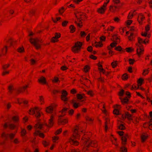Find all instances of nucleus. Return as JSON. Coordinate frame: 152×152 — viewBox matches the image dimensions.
Returning <instances> with one entry per match:
<instances>
[{"mask_svg": "<svg viewBox=\"0 0 152 152\" xmlns=\"http://www.w3.org/2000/svg\"><path fill=\"white\" fill-rule=\"evenodd\" d=\"M86 143L84 145L83 149L85 151L88 150V148L90 146L92 147H96L97 146V142L96 141H91L90 140H85Z\"/></svg>", "mask_w": 152, "mask_h": 152, "instance_id": "1", "label": "nucleus"}, {"mask_svg": "<svg viewBox=\"0 0 152 152\" xmlns=\"http://www.w3.org/2000/svg\"><path fill=\"white\" fill-rule=\"evenodd\" d=\"M29 112H31V114L33 115L35 114V116L37 118H39L42 114L40 112L39 108L37 107L31 108L29 110Z\"/></svg>", "mask_w": 152, "mask_h": 152, "instance_id": "2", "label": "nucleus"}, {"mask_svg": "<svg viewBox=\"0 0 152 152\" xmlns=\"http://www.w3.org/2000/svg\"><path fill=\"white\" fill-rule=\"evenodd\" d=\"M30 42L33 45L36 49L38 50L41 48V45L39 44V40L37 38H31L29 39Z\"/></svg>", "mask_w": 152, "mask_h": 152, "instance_id": "3", "label": "nucleus"}, {"mask_svg": "<svg viewBox=\"0 0 152 152\" xmlns=\"http://www.w3.org/2000/svg\"><path fill=\"white\" fill-rule=\"evenodd\" d=\"M78 129L79 128L77 126L74 127L73 131L72 136L70 138H72V139H80V135L78 133Z\"/></svg>", "mask_w": 152, "mask_h": 152, "instance_id": "4", "label": "nucleus"}, {"mask_svg": "<svg viewBox=\"0 0 152 152\" xmlns=\"http://www.w3.org/2000/svg\"><path fill=\"white\" fill-rule=\"evenodd\" d=\"M138 47L137 49V54L139 57L143 54L144 49L142 45H140L137 46Z\"/></svg>", "mask_w": 152, "mask_h": 152, "instance_id": "5", "label": "nucleus"}, {"mask_svg": "<svg viewBox=\"0 0 152 152\" xmlns=\"http://www.w3.org/2000/svg\"><path fill=\"white\" fill-rule=\"evenodd\" d=\"M54 116L53 115H51L50 117V119L48 121V124L47 123H45L44 125L49 127H52L54 124Z\"/></svg>", "mask_w": 152, "mask_h": 152, "instance_id": "6", "label": "nucleus"}, {"mask_svg": "<svg viewBox=\"0 0 152 152\" xmlns=\"http://www.w3.org/2000/svg\"><path fill=\"white\" fill-rule=\"evenodd\" d=\"M15 133L6 134L4 132H3L1 134V137H5L6 138L9 137L10 140H12L15 137Z\"/></svg>", "mask_w": 152, "mask_h": 152, "instance_id": "7", "label": "nucleus"}, {"mask_svg": "<svg viewBox=\"0 0 152 152\" xmlns=\"http://www.w3.org/2000/svg\"><path fill=\"white\" fill-rule=\"evenodd\" d=\"M61 117L59 116L58 119V124L59 125H64L68 122L67 118L62 119L61 118Z\"/></svg>", "mask_w": 152, "mask_h": 152, "instance_id": "8", "label": "nucleus"}, {"mask_svg": "<svg viewBox=\"0 0 152 152\" xmlns=\"http://www.w3.org/2000/svg\"><path fill=\"white\" fill-rule=\"evenodd\" d=\"M28 87V85H27L22 87L19 88L17 90V93L18 94L21 93H23L25 91L27 88Z\"/></svg>", "mask_w": 152, "mask_h": 152, "instance_id": "9", "label": "nucleus"}, {"mask_svg": "<svg viewBox=\"0 0 152 152\" xmlns=\"http://www.w3.org/2000/svg\"><path fill=\"white\" fill-rule=\"evenodd\" d=\"M75 139H72L70 138L69 140V142L70 143L71 145H72L74 146H77L79 144V142L76 140H75Z\"/></svg>", "mask_w": 152, "mask_h": 152, "instance_id": "10", "label": "nucleus"}, {"mask_svg": "<svg viewBox=\"0 0 152 152\" xmlns=\"http://www.w3.org/2000/svg\"><path fill=\"white\" fill-rule=\"evenodd\" d=\"M106 9V7H103L102 5L100 8L97 9V12L99 14H103L104 13Z\"/></svg>", "mask_w": 152, "mask_h": 152, "instance_id": "11", "label": "nucleus"}, {"mask_svg": "<svg viewBox=\"0 0 152 152\" xmlns=\"http://www.w3.org/2000/svg\"><path fill=\"white\" fill-rule=\"evenodd\" d=\"M40 131L39 130H36L34 133L33 135L34 136H37L38 135L39 137L44 138L45 137V135L43 133H40Z\"/></svg>", "mask_w": 152, "mask_h": 152, "instance_id": "12", "label": "nucleus"}, {"mask_svg": "<svg viewBox=\"0 0 152 152\" xmlns=\"http://www.w3.org/2000/svg\"><path fill=\"white\" fill-rule=\"evenodd\" d=\"M145 19V17L142 13H140L138 15L137 20L140 24H142V22Z\"/></svg>", "mask_w": 152, "mask_h": 152, "instance_id": "13", "label": "nucleus"}, {"mask_svg": "<svg viewBox=\"0 0 152 152\" xmlns=\"http://www.w3.org/2000/svg\"><path fill=\"white\" fill-rule=\"evenodd\" d=\"M38 82L42 84H45L46 83V80L45 78L43 76L41 77L38 80Z\"/></svg>", "mask_w": 152, "mask_h": 152, "instance_id": "14", "label": "nucleus"}, {"mask_svg": "<svg viewBox=\"0 0 152 152\" xmlns=\"http://www.w3.org/2000/svg\"><path fill=\"white\" fill-rule=\"evenodd\" d=\"M71 103L73 104V107L75 109L77 108L80 106V103H77L76 102V101L75 99L72 100Z\"/></svg>", "mask_w": 152, "mask_h": 152, "instance_id": "15", "label": "nucleus"}, {"mask_svg": "<svg viewBox=\"0 0 152 152\" xmlns=\"http://www.w3.org/2000/svg\"><path fill=\"white\" fill-rule=\"evenodd\" d=\"M137 39L138 42L136 44V45L137 46H139L140 45H142V43H143L145 44H146V42H145V39L143 41L142 39L140 37H138Z\"/></svg>", "mask_w": 152, "mask_h": 152, "instance_id": "16", "label": "nucleus"}, {"mask_svg": "<svg viewBox=\"0 0 152 152\" xmlns=\"http://www.w3.org/2000/svg\"><path fill=\"white\" fill-rule=\"evenodd\" d=\"M85 119L87 122L90 124H92L94 120V118H91L88 116H86L85 117Z\"/></svg>", "mask_w": 152, "mask_h": 152, "instance_id": "17", "label": "nucleus"}, {"mask_svg": "<svg viewBox=\"0 0 152 152\" xmlns=\"http://www.w3.org/2000/svg\"><path fill=\"white\" fill-rule=\"evenodd\" d=\"M68 109V108H67L64 107L61 111H59V112L61 113V115L60 116V117H63L65 115H66V112Z\"/></svg>", "mask_w": 152, "mask_h": 152, "instance_id": "18", "label": "nucleus"}, {"mask_svg": "<svg viewBox=\"0 0 152 152\" xmlns=\"http://www.w3.org/2000/svg\"><path fill=\"white\" fill-rule=\"evenodd\" d=\"M110 11L112 12H115L116 11L118 7L117 6L111 5L109 7Z\"/></svg>", "mask_w": 152, "mask_h": 152, "instance_id": "19", "label": "nucleus"}, {"mask_svg": "<svg viewBox=\"0 0 152 152\" xmlns=\"http://www.w3.org/2000/svg\"><path fill=\"white\" fill-rule=\"evenodd\" d=\"M12 120L14 123H17L19 121V116L18 115L14 116L12 118Z\"/></svg>", "mask_w": 152, "mask_h": 152, "instance_id": "20", "label": "nucleus"}, {"mask_svg": "<svg viewBox=\"0 0 152 152\" xmlns=\"http://www.w3.org/2000/svg\"><path fill=\"white\" fill-rule=\"evenodd\" d=\"M72 50L74 53H78L80 52V49L77 47L73 46L72 48Z\"/></svg>", "mask_w": 152, "mask_h": 152, "instance_id": "21", "label": "nucleus"}, {"mask_svg": "<svg viewBox=\"0 0 152 152\" xmlns=\"http://www.w3.org/2000/svg\"><path fill=\"white\" fill-rule=\"evenodd\" d=\"M53 111V108L52 106H49L46 108V112L49 113H52Z\"/></svg>", "mask_w": 152, "mask_h": 152, "instance_id": "22", "label": "nucleus"}, {"mask_svg": "<svg viewBox=\"0 0 152 152\" xmlns=\"http://www.w3.org/2000/svg\"><path fill=\"white\" fill-rule=\"evenodd\" d=\"M105 129L106 131H107L108 129V127L110 125V120L109 119L106 118L105 119Z\"/></svg>", "mask_w": 152, "mask_h": 152, "instance_id": "23", "label": "nucleus"}, {"mask_svg": "<svg viewBox=\"0 0 152 152\" xmlns=\"http://www.w3.org/2000/svg\"><path fill=\"white\" fill-rule=\"evenodd\" d=\"M124 117V118H127L128 120H130L132 119V115L128 112H126Z\"/></svg>", "mask_w": 152, "mask_h": 152, "instance_id": "24", "label": "nucleus"}, {"mask_svg": "<svg viewBox=\"0 0 152 152\" xmlns=\"http://www.w3.org/2000/svg\"><path fill=\"white\" fill-rule=\"evenodd\" d=\"M83 45L82 42H80L78 41L75 43V44L74 46L77 47L80 49H81V47Z\"/></svg>", "mask_w": 152, "mask_h": 152, "instance_id": "25", "label": "nucleus"}, {"mask_svg": "<svg viewBox=\"0 0 152 152\" xmlns=\"http://www.w3.org/2000/svg\"><path fill=\"white\" fill-rule=\"evenodd\" d=\"M148 137V135L147 134H142L141 136V141L142 142H144L147 139Z\"/></svg>", "mask_w": 152, "mask_h": 152, "instance_id": "26", "label": "nucleus"}, {"mask_svg": "<svg viewBox=\"0 0 152 152\" xmlns=\"http://www.w3.org/2000/svg\"><path fill=\"white\" fill-rule=\"evenodd\" d=\"M115 50L116 51H121L122 52H125V50L123 49L121 46L120 45L116 47Z\"/></svg>", "mask_w": 152, "mask_h": 152, "instance_id": "27", "label": "nucleus"}, {"mask_svg": "<svg viewBox=\"0 0 152 152\" xmlns=\"http://www.w3.org/2000/svg\"><path fill=\"white\" fill-rule=\"evenodd\" d=\"M94 46L96 48L102 47L103 46V45L101 41L99 42H96L95 43Z\"/></svg>", "mask_w": 152, "mask_h": 152, "instance_id": "28", "label": "nucleus"}, {"mask_svg": "<svg viewBox=\"0 0 152 152\" xmlns=\"http://www.w3.org/2000/svg\"><path fill=\"white\" fill-rule=\"evenodd\" d=\"M120 99H121V102L123 104L127 103L129 101V99L126 97L124 99H122L121 98H120Z\"/></svg>", "mask_w": 152, "mask_h": 152, "instance_id": "29", "label": "nucleus"}, {"mask_svg": "<svg viewBox=\"0 0 152 152\" xmlns=\"http://www.w3.org/2000/svg\"><path fill=\"white\" fill-rule=\"evenodd\" d=\"M44 124H41L39 123H38L36 124L35 125L34 127L36 129H41L42 128V126L44 125Z\"/></svg>", "mask_w": 152, "mask_h": 152, "instance_id": "30", "label": "nucleus"}, {"mask_svg": "<svg viewBox=\"0 0 152 152\" xmlns=\"http://www.w3.org/2000/svg\"><path fill=\"white\" fill-rule=\"evenodd\" d=\"M69 28L70 29L71 33H73L75 31L76 28L73 25H71L69 26Z\"/></svg>", "mask_w": 152, "mask_h": 152, "instance_id": "31", "label": "nucleus"}, {"mask_svg": "<svg viewBox=\"0 0 152 152\" xmlns=\"http://www.w3.org/2000/svg\"><path fill=\"white\" fill-rule=\"evenodd\" d=\"M21 131L20 132L21 133V137H23L25 136L27 133L26 131V130L25 129H23L22 128H21Z\"/></svg>", "mask_w": 152, "mask_h": 152, "instance_id": "32", "label": "nucleus"}, {"mask_svg": "<svg viewBox=\"0 0 152 152\" xmlns=\"http://www.w3.org/2000/svg\"><path fill=\"white\" fill-rule=\"evenodd\" d=\"M127 139L125 137L123 136L121 138L122 144L123 145L126 144Z\"/></svg>", "mask_w": 152, "mask_h": 152, "instance_id": "33", "label": "nucleus"}, {"mask_svg": "<svg viewBox=\"0 0 152 152\" xmlns=\"http://www.w3.org/2000/svg\"><path fill=\"white\" fill-rule=\"evenodd\" d=\"M8 89L9 90V92L11 94L13 92L14 90L13 87L12 85L9 86L8 87Z\"/></svg>", "mask_w": 152, "mask_h": 152, "instance_id": "34", "label": "nucleus"}, {"mask_svg": "<svg viewBox=\"0 0 152 152\" xmlns=\"http://www.w3.org/2000/svg\"><path fill=\"white\" fill-rule=\"evenodd\" d=\"M90 69V67L88 65H86L84 67V72L85 73H87L89 71Z\"/></svg>", "mask_w": 152, "mask_h": 152, "instance_id": "35", "label": "nucleus"}, {"mask_svg": "<svg viewBox=\"0 0 152 152\" xmlns=\"http://www.w3.org/2000/svg\"><path fill=\"white\" fill-rule=\"evenodd\" d=\"M125 50L128 53H131L134 51V49L132 47L127 48Z\"/></svg>", "mask_w": 152, "mask_h": 152, "instance_id": "36", "label": "nucleus"}, {"mask_svg": "<svg viewBox=\"0 0 152 152\" xmlns=\"http://www.w3.org/2000/svg\"><path fill=\"white\" fill-rule=\"evenodd\" d=\"M7 46H5L2 49V52L3 55H5L7 53Z\"/></svg>", "mask_w": 152, "mask_h": 152, "instance_id": "37", "label": "nucleus"}, {"mask_svg": "<svg viewBox=\"0 0 152 152\" xmlns=\"http://www.w3.org/2000/svg\"><path fill=\"white\" fill-rule=\"evenodd\" d=\"M16 127L15 125L13 124H10L8 126L9 128L11 130L14 129L16 128Z\"/></svg>", "mask_w": 152, "mask_h": 152, "instance_id": "38", "label": "nucleus"}, {"mask_svg": "<svg viewBox=\"0 0 152 152\" xmlns=\"http://www.w3.org/2000/svg\"><path fill=\"white\" fill-rule=\"evenodd\" d=\"M118 64V61H114L111 64V65L112 66V67L113 68H115L117 66Z\"/></svg>", "mask_w": 152, "mask_h": 152, "instance_id": "39", "label": "nucleus"}, {"mask_svg": "<svg viewBox=\"0 0 152 152\" xmlns=\"http://www.w3.org/2000/svg\"><path fill=\"white\" fill-rule=\"evenodd\" d=\"M65 11V10L64 7H62L59 9L58 10V12L60 15H62Z\"/></svg>", "mask_w": 152, "mask_h": 152, "instance_id": "40", "label": "nucleus"}, {"mask_svg": "<svg viewBox=\"0 0 152 152\" xmlns=\"http://www.w3.org/2000/svg\"><path fill=\"white\" fill-rule=\"evenodd\" d=\"M120 151L121 152H127V148L124 146H122L121 148Z\"/></svg>", "mask_w": 152, "mask_h": 152, "instance_id": "41", "label": "nucleus"}, {"mask_svg": "<svg viewBox=\"0 0 152 152\" xmlns=\"http://www.w3.org/2000/svg\"><path fill=\"white\" fill-rule=\"evenodd\" d=\"M39 100L41 104H43L44 103V98L42 96H39Z\"/></svg>", "mask_w": 152, "mask_h": 152, "instance_id": "42", "label": "nucleus"}, {"mask_svg": "<svg viewBox=\"0 0 152 152\" xmlns=\"http://www.w3.org/2000/svg\"><path fill=\"white\" fill-rule=\"evenodd\" d=\"M61 100L64 102H67L68 101V98L67 96H61Z\"/></svg>", "mask_w": 152, "mask_h": 152, "instance_id": "43", "label": "nucleus"}, {"mask_svg": "<svg viewBox=\"0 0 152 152\" xmlns=\"http://www.w3.org/2000/svg\"><path fill=\"white\" fill-rule=\"evenodd\" d=\"M61 96H67L68 95V93L67 91L65 90H63L61 91Z\"/></svg>", "mask_w": 152, "mask_h": 152, "instance_id": "44", "label": "nucleus"}, {"mask_svg": "<svg viewBox=\"0 0 152 152\" xmlns=\"http://www.w3.org/2000/svg\"><path fill=\"white\" fill-rule=\"evenodd\" d=\"M118 128L121 130H124L126 129V127L123 124H121L118 126Z\"/></svg>", "mask_w": 152, "mask_h": 152, "instance_id": "45", "label": "nucleus"}, {"mask_svg": "<svg viewBox=\"0 0 152 152\" xmlns=\"http://www.w3.org/2000/svg\"><path fill=\"white\" fill-rule=\"evenodd\" d=\"M17 51L20 53H22L24 51V50L23 47H20L17 49Z\"/></svg>", "mask_w": 152, "mask_h": 152, "instance_id": "46", "label": "nucleus"}, {"mask_svg": "<svg viewBox=\"0 0 152 152\" xmlns=\"http://www.w3.org/2000/svg\"><path fill=\"white\" fill-rule=\"evenodd\" d=\"M134 33H131L130 35L128 37V39L130 41H132L134 40V37H133Z\"/></svg>", "mask_w": 152, "mask_h": 152, "instance_id": "47", "label": "nucleus"}, {"mask_svg": "<svg viewBox=\"0 0 152 152\" xmlns=\"http://www.w3.org/2000/svg\"><path fill=\"white\" fill-rule=\"evenodd\" d=\"M58 40L56 38H55L54 37L52 38L51 40V42L52 43H55L58 41Z\"/></svg>", "mask_w": 152, "mask_h": 152, "instance_id": "48", "label": "nucleus"}, {"mask_svg": "<svg viewBox=\"0 0 152 152\" xmlns=\"http://www.w3.org/2000/svg\"><path fill=\"white\" fill-rule=\"evenodd\" d=\"M54 35L55 38L58 39L61 36V34L60 33H55Z\"/></svg>", "mask_w": 152, "mask_h": 152, "instance_id": "49", "label": "nucleus"}, {"mask_svg": "<svg viewBox=\"0 0 152 152\" xmlns=\"http://www.w3.org/2000/svg\"><path fill=\"white\" fill-rule=\"evenodd\" d=\"M69 22L68 21L64 20L63 21L61 24L62 26L63 27H65L66 26Z\"/></svg>", "mask_w": 152, "mask_h": 152, "instance_id": "50", "label": "nucleus"}, {"mask_svg": "<svg viewBox=\"0 0 152 152\" xmlns=\"http://www.w3.org/2000/svg\"><path fill=\"white\" fill-rule=\"evenodd\" d=\"M62 129L60 128L57 130L56 132H55V134L56 135H58L60 134L62 132Z\"/></svg>", "mask_w": 152, "mask_h": 152, "instance_id": "51", "label": "nucleus"}, {"mask_svg": "<svg viewBox=\"0 0 152 152\" xmlns=\"http://www.w3.org/2000/svg\"><path fill=\"white\" fill-rule=\"evenodd\" d=\"M122 79L123 80H126L128 78V76L126 73H125L122 76Z\"/></svg>", "mask_w": 152, "mask_h": 152, "instance_id": "52", "label": "nucleus"}, {"mask_svg": "<svg viewBox=\"0 0 152 152\" xmlns=\"http://www.w3.org/2000/svg\"><path fill=\"white\" fill-rule=\"evenodd\" d=\"M129 64L130 65H133L135 61V60L134 59L129 58Z\"/></svg>", "mask_w": 152, "mask_h": 152, "instance_id": "53", "label": "nucleus"}, {"mask_svg": "<svg viewBox=\"0 0 152 152\" xmlns=\"http://www.w3.org/2000/svg\"><path fill=\"white\" fill-rule=\"evenodd\" d=\"M76 96L77 97V99H82L83 98V96L82 95V94H76Z\"/></svg>", "mask_w": 152, "mask_h": 152, "instance_id": "54", "label": "nucleus"}, {"mask_svg": "<svg viewBox=\"0 0 152 152\" xmlns=\"http://www.w3.org/2000/svg\"><path fill=\"white\" fill-rule=\"evenodd\" d=\"M113 113L116 115H119V110L118 109H115L113 111Z\"/></svg>", "mask_w": 152, "mask_h": 152, "instance_id": "55", "label": "nucleus"}, {"mask_svg": "<svg viewBox=\"0 0 152 152\" xmlns=\"http://www.w3.org/2000/svg\"><path fill=\"white\" fill-rule=\"evenodd\" d=\"M124 90L123 89H121L118 93V95L120 96H122L124 93Z\"/></svg>", "mask_w": 152, "mask_h": 152, "instance_id": "56", "label": "nucleus"}, {"mask_svg": "<svg viewBox=\"0 0 152 152\" xmlns=\"http://www.w3.org/2000/svg\"><path fill=\"white\" fill-rule=\"evenodd\" d=\"M143 81V79L142 78H140L138 80L137 82L138 84H140V86H141L142 84V83Z\"/></svg>", "mask_w": 152, "mask_h": 152, "instance_id": "57", "label": "nucleus"}, {"mask_svg": "<svg viewBox=\"0 0 152 152\" xmlns=\"http://www.w3.org/2000/svg\"><path fill=\"white\" fill-rule=\"evenodd\" d=\"M10 66V65L9 64L4 65L2 66V68L4 70L6 69Z\"/></svg>", "mask_w": 152, "mask_h": 152, "instance_id": "58", "label": "nucleus"}, {"mask_svg": "<svg viewBox=\"0 0 152 152\" xmlns=\"http://www.w3.org/2000/svg\"><path fill=\"white\" fill-rule=\"evenodd\" d=\"M74 110L73 109H71L68 111L69 115L71 116H72L74 113Z\"/></svg>", "mask_w": 152, "mask_h": 152, "instance_id": "59", "label": "nucleus"}, {"mask_svg": "<svg viewBox=\"0 0 152 152\" xmlns=\"http://www.w3.org/2000/svg\"><path fill=\"white\" fill-rule=\"evenodd\" d=\"M58 81H60L59 80L58 77H54V80H52V82L55 83H57Z\"/></svg>", "mask_w": 152, "mask_h": 152, "instance_id": "60", "label": "nucleus"}, {"mask_svg": "<svg viewBox=\"0 0 152 152\" xmlns=\"http://www.w3.org/2000/svg\"><path fill=\"white\" fill-rule=\"evenodd\" d=\"M8 12L10 15H11L14 14V10L13 9H10L8 10Z\"/></svg>", "mask_w": 152, "mask_h": 152, "instance_id": "61", "label": "nucleus"}, {"mask_svg": "<svg viewBox=\"0 0 152 152\" xmlns=\"http://www.w3.org/2000/svg\"><path fill=\"white\" fill-rule=\"evenodd\" d=\"M53 142H56V141L57 140L59 139V137L57 136H55L53 137Z\"/></svg>", "mask_w": 152, "mask_h": 152, "instance_id": "62", "label": "nucleus"}, {"mask_svg": "<svg viewBox=\"0 0 152 152\" xmlns=\"http://www.w3.org/2000/svg\"><path fill=\"white\" fill-rule=\"evenodd\" d=\"M87 49L88 51L91 52L93 51V48L91 46H90L88 47Z\"/></svg>", "mask_w": 152, "mask_h": 152, "instance_id": "63", "label": "nucleus"}, {"mask_svg": "<svg viewBox=\"0 0 152 152\" xmlns=\"http://www.w3.org/2000/svg\"><path fill=\"white\" fill-rule=\"evenodd\" d=\"M80 36L81 37H84L86 35V33L84 31H81L80 33Z\"/></svg>", "mask_w": 152, "mask_h": 152, "instance_id": "64", "label": "nucleus"}]
</instances>
